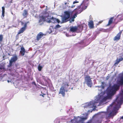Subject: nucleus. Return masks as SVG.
I'll use <instances>...</instances> for the list:
<instances>
[{
    "instance_id": "obj_14",
    "label": "nucleus",
    "mask_w": 123,
    "mask_h": 123,
    "mask_svg": "<svg viewBox=\"0 0 123 123\" xmlns=\"http://www.w3.org/2000/svg\"><path fill=\"white\" fill-rule=\"evenodd\" d=\"M101 85L100 86H96V87H98V88H100V89H98L99 90H100L101 92L102 89H104L105 87V86H104V82H102L101 83Z\"/></svg>"
},
{
    "instance_id": "obj_26",
    "label": "nucleus",
    "mask_w": 123,
    "mask_h": 123,
    "mask_svg": "<svg viewBox=\"0 0 123 123\" xmlns=\"http://www.w3.org/2000/svg\"><path fill=\"white\" fill-rule=\"evenodd\" d=\"M42 68V67L40 66L39 65L38 67V70L39 71H41Z\"/></svg>"
},
{
    "instance_id": "obj_25",
    "label": "nucleus",
    "mask_w": 123,
    "mask_h": 123,
    "mask_svg": "<svg viewBox=\"0 0 123 123\" xmlns=\"http://www.w3.org/2000/svg\"><path fill=\"white\" fill-rule=\"evenodd\" d=\"M120 62V61H119V60L118 59V58H117L116 61V62L114 64L115 65V66H116V65H117Z\"/></svg>"
},
{
    "instance_id": "obj_6",
    "label": "nucleus",
    "mask_w": 123,
    "mask_h": 123,
    "mask_svg": "<svg viewBox=\"0 0 123 123\" xmlns=\"http://www.w3.org/2000/svg\"><path fill=\"white\" fill-rule=\"evenodd\" d=\"M89 0H84L82 3H81L80 5L79 6H80V8L82 9V10H85L86 9L88 4V1Z\"/></svg>"
},
{
    "instance_id": "obj_13",
    "label": "nucleus",
    "mask_w": 123,
    "mask_h": 123,
    "mask_svg": "<svg viewBox=\"0 0 123 123\" xmlns=\"http://www.w3.org/2000/svg\"><path fill=\"white\" fill-rule=\"evenodd\" d=\"M65 91L64 87L63 86L61 87L60 89L59 93L61 94L63 96H64L65 95Z\"/></svg>"
},
{
    "instance_id": "obj_10",
    "label": "nucleus",
    "mask_w": 123,
    "mask_h": 123,
    "mask_svg": "<svg viewBox=\"0 0 123 123\" xmlns=\"http://www.w3.org/2000/svg\"><path fill=\"white\" fill-rule=\"evenodd\" d=\"M122 32V31H120L119 33H118L117 35L115 36L114 38V41H117L120 39L121 34Z\"/></svg>"
},
{
    "instance_id": "obj_33",
    "label": "nucleus",
    "mask_w": 123,
    "mask_h": 123,
    "mask_svg": "<svg viewBox=\"0 0 123 123\" xmlns=\"http://www.w3.org/2000/svg\"><path fill=\"white\" fill-rule=\"evenodd\" d=\"M109 76H107L106 78V80H107L109 78Z\"/></svg>"
},
{
    "instance_id": "obj_39",
    "label": "nucleus",
    "mask_w": 123,
    "mask_h": 123,
    "mask_svg": "<svg viewBox=\"0 0 123 123\" xmlns=\"http://www.w3.org/2000/svg\"><path fill=\"white\" fill-rule=\"evenodd\" d=\"M4 76L5 77H6V74H5L4 75Z\"/></svg>"
},
{
    "instance_id": "obj_36",
    "label": "nucleus",
    "mask_w": 123,
    "mask_h": 123,
    "mask_svg": "<svg viewBox=\"0 0 123 123\" xmlns=\"http://www.w3.org/2000/svg\"><path fill=\"white\" fill-rule=\"evenodd\" d=\"M120 119H123V116L120 117Z\"/></svg>"
},
{
    "instance_id": "obj_19",
    "label": "nucleus",
    "mask_w": 123,
    "mask_h": 123,
    "mask_svg": "<svg viewBox=\"0 0 123 123\" xmlns=\"http://www.w3.org/2000/svg\"><path fill=\"white\" fill-rule=\"evenodd\" d=\"M79 2L78 1H76L73 2V5L71 6V8H74L75 7V6H77V4Z\"/></svg>"
},
{
    "instance_id": "obj_30",
    "label": "nucleus",
    "mask_w": 123,
    "mask_h": 123,
    "mask_svg": "<svg viewBox=\"0 0 123 123\" xmlns=\"http://www.w3.org/2000/svg\"><path fill=\"white\" fill-rule=\"evenodd\" d=\"M32 84H34V85H35L36 86H37L35 82L34 81L32 83Z\"/></svg>"
},
{
    "instance_id": "obj_7",
    "label": "nucleus",
    "mask_w": 123,
    "mask_h": 123,
    "mask_svg": "<svg viewBox=\"0 0 123 123\" xmlns=\"http://www.w3.org/2000/svg\"><path fill=\"white\" fill-rule=\"evenodd\" d=\"M21 23V25H24V26L22 27L20 30L18 32V34H19L21 33H22L25 30L27 27V25L28 22H25V23H23V22L20 21Z\"/></svg>"
},
{
    "instance_id": "obj_38",
    "label": "nucleus",
    "mask_w": 123,
    "mask_h": 123,
    "mask_svg": "<svg viewBox=\"0 0 123 123\" xmlns=\"http://www.w3.org/2000/svg\"><path fill=\"white\" fill-rule=\"evenodd\" d=\"M66 35L67 37H68V34H66Z\"/></svg>"
},
{
    "instance_id": "obj_20",
    "label": "nucleus",
    "mask_w": 123,
    "mask_h": 123,
    "mask_svg": "<svg viewBox=\"0 0 123 123\" xmlns=\"http://www.w3.org/2000/svg\"><path fill=\"white\" fill-rule=\"evenodd\" d=\"M118 83L120 85H123V77H121Z\"/></svg>"
},
{
    "instance_id": "obj_9",
    "label": "nucleus",
    "mask_w": 123,
    "mask_h": 123,
    "mask_svg": "<svg viewBox=\"0 0 123 123\" xmlns=\"http://www.w3.org/2000/svg\"><path fill=\"white\" fill-rule=\"evenodd\" d=\"M46 18V17L42 16L39 18V24L40 25H42L43 24Z\"/></svg>"
},
{
    "instance_id": "obj_34",
    "label": "nucleus",
    "mask_w": 123,
    "mask_h": 123,
    "mask_svg": "<svg viewBox=\"0 0 123 123\" xmlns=\"http://www.w3.org/2000/svg\"><path fill=\"white\" fill-rule=\"evenodd\" d=\"M46 8L47 7V6H46ZM48 10V9L47 8H46L45 10V13H47L46 11H47Z\"/></svg>"
},
{
    "instance_id": "obj_23",
    "label": "nucleus",
    "mask_w": 123,
    "mask_h": 123,
    "mask_svg": "<svg viewBox=\"0 0 123 123\" xmlns=\"http://www.w3.org/2000/svg\"><path fill=\"white\" fill-rule=\"evenodd\" d=\"M103 113L104 114L101 115L102 116H103L102 117V118H103L105 116V115L106 114V113L105 112H99L96 115H99L101 113Z\"/></svg>"
},
{
    "instance_id": "obj_29",
    "label": "nucleus",
    "mask_w": 123,
    "mask_h": 123,
    "mask_svg": "<svg viewBox=\"0 0 123 123\" xmlns=\"http://www.w3.org/2000/svg\"><path fill=\"white\" fill-rule=\"evenodd\" d=\"M118 60L119 61H120V62L122 61L123 60V58L121 57L120 58H119V59H118Z\"/></svg>"
},
{
    "instance_id": "obj_4",
    "label": "nucleus",
    "mask_w": 123,
    "mask_h": 123,
    "mask_svg": "<svg viewBox=\"0 0 123 123\" xmlns=\"http://www.w3.org/2000/svg\"><path fill=\"white\" fill-rule=\"evenodd\" d=\"M64 15L62 18V23L66 22L69 20L70 18V12L69 11H65L64 12Z\"/></svg>"
},
{
    "instance_id": "obj_3",
    "label": "nucleus",
    "mask_w": 123,
    "mask_h": 123,
    "mask_svg": "<svg viewBox=\"0 0 123 123\" xmlns=\"http://www.w3.org/2000/svg\"><path fill=\"white\" fill-rule=\"evenodd\" d=\"M80 7V6H78L73 11L75 12V13L73 16L70 18L68 20L70 21V23L74 21L75 18L77 16V15L82 11V10Z\"/></svg>"
},
{
    "instance_id": "obj_15",
    "label": "nucleus",
    "mask_w": 123,
    "mask_h": 123,
    "mask_svg": "<svg viewBox=\"0 0 123 123\" xmlns=\"http://www.w3.org/2000/svg\"><path fill=\"white\" fill-rule=\"evenodd\" d=\"M28 11L26 10H24L23 13H22V15L24 18H26L28 15Z\"/></svg>"
},
{
    "instance_id": "obj_12",
    "label": "nucleus",
    "mask_w": 123,
    "mask_h": 123,
    "mask_svg": "<svg viewBox=\"0 0 123 123\" xmlns=\"http://www.w3.org/2000/svg\"><path fill=\"white\" fill-rule=\"evenodd\" d=\"M44 35V34L41 32H40L37 34V41L43 37V36Z\"/></svg>"
},
{
    "instance_id": "obj_16",
    "label": "nucleus",
    "mask_w": 123,
    "mask_h": 123,
    "mask_svg": "<svg viewBox=\"0 0 123 123\" xmlns=\"http://www.w3.org/2000/svg\"><path fill=\"white\" fill-rule=\"evenodd\" d=\"M21 50L20 51V52L22 56H23L24 55L25 52V49L24 47H22L21 48Z\"/></svg>"
},
{
    "instance_id": "obj_17",
    "label": "nucleus",
    "mask_w": 123,
    "mask_h": 123,
    "mask_svg": "<svg viewBox=\"0 0 123 123\" xmlns=\"http://www.w3.org/2000/svg\"><path fill=\"white\" fill-rule=\"evenodd\" d=\"M78 29L76 26L72 27L70 28V31L72 32H74L77 31Z\"/></svg>"
},
{
    "instance_id": "obj_37",
    "label": "nucleus",
    "mask_w": 123,
    "mask_h": 123,
    "mask_svg": "<svg viewBox=\"0 0 123 123\" xmlns=\"http://www.w3.org/2000/svg\"><path fill=\"white\" fill-rule=\"evenodd\" d=\"M0 69H4V68L3 67H2V68H0Z\"/></svg>"
},
{
    "instance_id": "obj_8",
    "label": "nucleus",
    "mask_w": 123,
    "mask_h": 123,
    "mask_svg": "<svg viewBox=\"0 0 123 123\" xmlns=\"http://www.w3.org/2000/svg\"><path fill=\"white\" fill-rule=\"evenodd\" d=\"M18 58L17 55H13L11 57L10 60L9 61V65L11 66L12 65L13 62H15L18 60Z\"/></svg>"
},
{
    "instance_id": "obj_35",
    "label": "nucleus",
    "mask_w": 123,
    "mask_h": 123,
    "mask_svg": "<svg viewBox=\"0 0 123 123\" xmlns=\"http://www.w3.org/2000/svg\"><path fill=\"white\" fill-rule=\"evenodd\" d=\"M7 81L8 83H9L10 82H11V81H10L8 80H7Z\"/></svg>"
},
{
    "instance_id": "obj_41",
    "label": "nucleus",
    "mask_w": 123,
    "mask_h": 123,
    "mask_svg": "<svg viewBox=\"0 0 123 123\" xmlns=\"http://www.w3.org/2000/svg\"><path fill=\"white\" fill-rule=\"evenodd\" d=\"M40 7L41 8H42V7L41 6H40Z\"/></svg>"
},
{
    "instance_id": "obj_2",
    "label": "nucleus",
    "mask_w": 123,
    "mask_h": 123,
    "mask_svg": "<svg viewBox=\"0 0 123 123\" xmlns=\"http://www.w3.org/2000/svg\"><path fill=\"white\" fill-rule=\"evenodd\" d=\"M122 94L121 97H117L115 100L107 109L108 112H110L108 116L109 117L114 116L116 115L117 113V111L120 107L123 101V90L122 91Z\"/></svg>"
},
{
    "instance_id": "obj_21",
    "label": "nucleus",
    "mask_w": 123,
    "mask_h": 123,
    "mask_svg": "<svg viewBox=\"0 0 123 123\" xmlns=\"http://www.w3.org/2000/svg\"><path fill=\"white\" fill-rule=\"evenodd\" d=\"M54 30V29H53V27L52 26H50L48 32L49 33H50L53 31Z\"/></svg>"
},
{
    "instance_id": "obj_5",
    "label": "nucleus",
    "mask_w": 123,
    "mask_h": 123,
    "mask_svg": "<svg viewBox=\"0 0 123 123\" xmlns=\"http://www.w3.org/2000/svg\"><path fill=\"white\" fill-rule=\"evenodd\" d=\"M88 86L91 87L92 85V83L90 76L87 75L85 77V82Z\"/></svg>"
},
{
    "instance_id": "obj_22",
    "label": "nucleus",
    "mask_w": 123,
    "mask_h": 123,
    "mask_svg": "<svg viewBox=\"0 0 123 123\" xmlns=\"http://www.w3.org/2000/svg\"><path fill=\"white\" fill-rule=\"evenodd\" d=\"M113 17H111L110 18L108 24L107 25H110L112 23L113 20Z\"/></svg>"
},
{
    "instance_id": "obj_24",
    "label": "nucleus",
    "mask_w": 123,
    "mask_h": 123,
    "mask_svg": "<svg viewBox=\"0 0 123 123\" xmlns=\"http://www.w3.org/2000/svg\"><path fill=\"white\" fill-rule=\"evenodd\" d=\"M2 16L3 17L4 16L5 14V8L4 7H2Z\"/></svg>"
},
{
    "instance_id": "obj_1",
    "label": "nucleus",
    "mask_w": 123,
    "mask_h": 123,
    "mask_svg": "<svg viewBox=\"0 0 123 123\" xmlns=\"http://www.w3.org/2000/svg\"><path fill=\"white\" fill-rule=\"evenodd\" d=\"M119 86L117 84H115L112 86L110 85L106 90L107 96L104 97L103 93L101 92L96 97L94 101H91L89 103H86L84 107V109L86 110V109L92 108V110L90 111L91 112L92 110H95L97 106L101 105L103 104V103L106 100L111 98L112 97L119 89Z\"/></svg>"
},
{
    "instance_id": "obj_28",
    "label": "nucleus",
    "mask_w": 123,
    "mask_h": 123,
    "mask_svg": "<svg viewBox=\"0 0 123 123\" xmlns=\"http://www.w3.org/2000/svg\"><path fill=\"white\" fill-rule=\"evenodd\" d=\"M61 27V26H60V25H59L58 24L55 26V29H56L60 27Z\"/></svg>"
},
{
    "instance_id": "obj_31",
    "label": "nucleus",
    "mask_w": 123,
    "mask_h": 123,
    "mask_svg": "<svg viewBox=\"0 0 123 123\" xmlns=\"http://www.w3.org/2000/svg\"><path fill=\"white\" fill-rule=\"evenodd\" d=\"M47 22L49 23H50L51 22V20L50 19V20L49 21H47Z\"/></svg>"
},
{
    "instance_id": "obj_27",
    "label": "nucleus",
    "mask_w": 123,
    "mask_h": 123,
    "mask_svg": "<svg viewBox=\"0 0 123 123\" xmlns=\"http://www.w3.org/2000/svg\"><path fill=\"white\" fill-rule=\"evenodd\" d=\"M3 38V36L2 35H0V42L2 41Z\"/></svg>"
},
{
    "instance_id": "obj_40",
    "label": "nucleus",
    "mask_w": 123,
    "mask_h": 123,
    "mask_svg": "<svg viewBox=\"0 0 123 123\" xmlns=\"http://www.w3.org/2000/svg\"><path fill=\"white\" fill-rule=\"evenodd\" d=\"M89 111H90V110H88V112H89Z\"/></svg>"
},
{
    "instance_id": "obj_18",
    "label": "nucleus",
    "mask_w": 123,
    "mask_h": 123,
    "mask_svg": "<svg viewBox=\"0 0 123 123\" xmlns=\"http://www.w3.org/2000/svg\"><path fill=\"white\" fill-rule=\"evenodd\" d=\"M88 25L89 27L91 28H93V23L92 21H91L89 22Z\"/></svg>"
},
{
    "instance_id": "obj_11",
    "label": "nucleus",
    "mask_w": 123,
    "mask_h": 123,
    "mask_svg": "<svg viewBox=\"0 0 123 123\" xmlns=\"http://www.w3.org/2000/svg\"><path fill=\"white\" fill-rule=\"evenodd\" d=\"M50 18L52 23H54L57 22L58 23H59L60 22V20L58 19L54 18L53 17Z\"/></svg>"
},
{
    "instance_id": "obj_32",
    "label": "nucleus",
    "mask_w": 123,
    "mask_h": 123,
    "mask_svg": "<svg viewBox=\"0 0 123 123\" xmlns=\"http://www.w3.org/2000/svg\"><path fill=\"white\" fill-rule=\"evenodd\" d=\"M65 87H68L69 86V85L68 84L66 83V84H65Z\"/></svg>"
}]
</instances>
